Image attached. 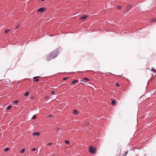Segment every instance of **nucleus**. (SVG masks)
I'll return each mask as SVG.
<instances>
[{"instance_id": "1", "label": "nucleus", "mask_w": 156, "mask_h": 156, "mask_svg": "<svg viewBox=\"0 0 156 156\" xmlns=\"http://www.w3.org/2000/svg\"><path fill=\"white\" fill-rule=\"evenodd\" d=\"M58 55V52L53 51L49 53L46 57L47 61H49L50 60L56 57Z\"/></svg>"}, {"instance_id": "2", "label": "nucleus", "mask_w": 156, "mask_h": 156, "mask_svg": "<svg viewBox=\"0 0 156 156\" xmlns=\"http://www.w3.org/2000/svg\"><path fill=\"white\" fill-rule=\"evenodd\" d=\"M89 151L90 153L93 154H94L96 151V148L92 146H90L89 147Z\"/></svg>"}, {"instance_id": "3", "label": "nucleus", "mask_w": 156, "mask_h": 156, "mask_svg": "<svg viewBox=\"0 0 156 156\" xmlns=\"http://www.w3.org/2000/svg\"><path fill=\"white\" fill-rule=\"evenodd\" d=\"M40 135V133L39 132H34L33 133V136H39Z\"/></svg>"}, {"instance_id": "4", "label": "nucleus", "mask_w": 156, "mask_h": 156, "mask_svg": "<svg viewBox=\"0 0 156 156\" xmlns=\"http://www.w3.org/2000/svg\"><path fill=\"white\" fill-rule=\"evenodd\" d=\"M88 16L87 15H82L80 18V19L81 20H83L86 19Z\"/></svg>"}, {"instance_id": "5", "label": "nucleus", "mask_w": 156, "mask_h": 156, "mask_svg": "<svg viewBox=\"0 0 156 156\" xmlns=\"http://www.w3.org/2000/svg\"><path fill=\"white\" fill-rule=\"evenodd\" d=\"M132 8V6L130 5H128L126 8V10L127 11H128L130 10Z\"/></svg>"}, {"instance_id": "6", "label": "nucleus", "mask_w": 156, "mask_h": 156, "mask_svg": "<svg viewBox=\"0 0 156 156\" xmlns=\"http://www.w3.org/2000/svg\"><path fill=\"white\" fill-rule=\"evenodd\" d=\"M44 10V9L43 8H41L38 9L37 11L38 12H42Z\"/></svg>"}, {"instance_id": "7", "label": "nucleus", "mask_w": 156, "mask_h": 156, "mask_svg": "<svg viewBox=\"0 0 156 156\" xmlns=\"http://www.w3.org/2000/svg\"><path fill=\"white\" fill-rule=\"evenodd\" d=\"M39 77V76L34 77H33V79H34V81L35 82H37L38 81V79H37L38 77Z\"/></svg>"}, {"instance_id": "8", "label": "nucleus", "mask_w": 156, "mask_h": 156, "mask_svg": "<svg viewBox=\"0 0 156 156\" xmlns=\"http://www.w3.org/2000/svg\"><path fill=\"white\" fill-rule=\"evenodd\" d=\"M78 82V80H75L74 81H73L72 82V83L73 84H76Z\"/></svg>"}, {"instance_id": "9", "label": "nucleus", "mask_w": 156, "mask_h": 156, "mask_svg": "<svg viewBox=\"0 0 156 156\" xmlns=\"http://www.w3.org/2000/svg\"><path fill=\"white\" fill-rule=\"evenodd\" d=\"M112 104L113 105H116L115 101V100H112L111 101Z\"/></svg>"}, {"instance_id": "10", "label": "nucleus", "mask_w": 156, "mask_h": 156, "mask_svg": "<svg viewBox=\"0 0 156 156\" xmlns=\"http://www.w3.org/2000/svg\"><path fill=\"white\" fill-rule=\"evenodd\" d=\"M73 113L74 114L76 115L78 113L77 111L76 110H74L73 111Z\"/></svg>"}, {"instance_id": "11", "label": "nucleus", "mask_w": 156, "mask_h": 156, "mask_svg": "<svg viewBox=\"0 0 156 156\" xmlns=\"http://www.w3.org/2000/svg\"><path fill=\"white\" fill-rule=\"evenodd\" d=\"M29 92H26L24 94V95L25 96H28L29 94Z\"/></svg>"}, {"instance_id": "12", "label": "nucleus", "mask_w": 156, "mask_h": 156, "mask_svg": "<svg viewBox=\"0 0 156 156\" xmlns=\"http://www.w3.org/2000/svg\"><path fill=\"white\" fill-rule=\"evenodd\" d=\"M151 71H154V73H156V70L153 67L152 68Z\"/></svg>"}, {"instance_id": "13", "label": "nucleus", "mask_w": 156, "mask_h": 156, "mask_svg": "<svg viewBox=\"0 0 156 156\" xmlns=\"http://www.w3.org/2000/svg\"><path fill=\"white\" fill-rule=\"evenodd\" d=\"M25 149L24 148H23L21 150V153H23L25 152Z\"/></svg>"}, {"instance_id": "14", "label": "nucleus", "mask_w": 156, "mask_h": 156, "mask_svg": "<svg viewBox=\"0 0 156 156\" xmlns=\"http://www.w3.org/2000/svg\"><path fill=\"white\" fill-rule=\"evenodd\" d=\"M10 31L8 29L5 30V34H7Z\"/></svg>"}, {"instance_id": "15", "label": "nucleus", "mask_w": 156, "mask_h": 156, "mask_svg": "<svg viewBox=\"0 0 156 156\" xmlns=\"http://www.w3.org/2000/svg\"><path fill=\"white\" fill-rule=\"evenodd\" d=\"M65 143L67 144H69L70 143L69 141L68 140H66Z\"/></svg>"}, {"instance_id": "16", "label": "nucleus", "mask_w": 156, "mask_h": 156, "mask_svg": "<svg viewBox=\"0 0 156 156\" xmlns=\"http://www.w3.org/2000/svg\"><path fill=\"white\" fill-rule=\"evenodd\" d=\"M83 80L87 81H89V79L87 78H84Z\"/></svg>"}, {"instance_id": "17", "label": "nucleus", "mask_w": 156, "mask_h": 156, "mask_svg": "<svg viewBox=\"0 0 156 156\" xmlns=\"http://www.w3.org/2000/svg\"><path fill=\"white\" fill-rule=\"evenodd\" d=\"M11 106L10 105H9L7 107V110H9L11 109Z\"/></svg>"}, {"instance_id": "18", "label": "nucleus", "mask_w": 156, "mask_h": 156, "mask_svg": "<svg viewBox=\"0 0 156 156\" xmlns=\"http://www.w3.org/2000/svg\"><path fill=\"white\" fill-rule=\"evenodd\" d=\"M9 149L8 147H6L4 149V150L5 151H8L9 150Z\"/></svg>"}, {"instance_id": "19", "label": "nucleus", "mask_w": 156, "mask_h": 156, "mask_svg": "<svg viewBox=\"0 0 156 156\" xmlns=\"http://www.w3.org/2000/svg\"><path fill=\"white\" fill-rule=\"evenodd\" d=\"M36 116L35 115H33V116L32 117V119H35L36 118Z\"/></svg>"}, {"instance_id": "20", "label": "nucleus", "mask_w": 156, "mask_h": 156, "mask_svg": "<svg viewBox=\"0 0 156 156\" xmlns=\"http://www.w3.org/2000/svg\"><path fill=\"white\" fill-rule=\"evenodd\" d=\"M53 117V115H48V117L49 118H52Z\"/></svg>"}, {"instance_id": "21", "label": "nucleus", "mask_w": 156, "mask_h": 156, "mask_svg": "<svg viewBox=\"0 0 156 156\" xmlns=\"http://www.w3.org/2000/svg\"><path fill=\"white\" fill-rule=\"evenodd\" d=\"M121 6L120 5L117 6V8L118 9H121Z\"/></svg>"}, {"instance_id": "22", "label": "nucleus", "mask_w": 156, "mask_h": 156, "mask_svg": "<svg viewBox=\"0 0 156 156\" xmlns=\"http://www.w3.org/2000/svg\"><path fill=\"white\" fill-rule=\"evenodd\" d=\"M128 153V151H126V152L125 153V155H124V154H123L122 156H126L127 155V154Z\"/></svg>"}, {"instance_id": "23", "label": "nucleus", "mask_w": 156, "mask_h": 156, "mask_svg": "<svg viewBox=\"0 0 156 156\" xmlns=\"http://www.w3.org/2000/svg\"><path fill=\"white\" fill-rule=\"evenodd\" d=\"M52 144L51 143H48L46 144V145H51Z\"/></svg>"}, {"instance_id": "24", "label": "nucleus", "mask_w": 156, "mask_h": 156, "mask_svg": "<svg viewBox=\"0 0 156 156\" xmlns=\"http://www.w3.org/2000/svg\"><path fill=\"white\" fill-rule=\"evenodd\" d=\"M31 150L33 151H34L36 150V148H33Z\"/></svg>"}, {"instance_id": "25", "label": "nucleus", "mask_w": 156, "mask_h": 156, "mask_svg": "<svg viewBox=\"0 0 156 156\" xmlns=\"http://www.w3.org/2000/svg\"><path fill=\"white\" fill-rule=\"evenodd\" d=\"M153 21L156 22V19H153L152 20V22H153Z\"/></svg>"}, {"instance_id": "26", "label": "nucleus", "mask_w": 156, "mask_h": 156, "mask_svg": "<svg viewBox=\"0 0 156 156\" xmlns=\"http://www.w3.org/2000/svg\"><path fill=\"white\" fill-rule=\"evenodd\" d=\"M20 27V25H19L17 26H16V28L15 29H17L18 28H19Z\"/></svg>"}, {"instance_id": "27", "label": "nucleus", "mask_w": 156, "mask_h": 156, "mask_svg": "<svg viewBox=\"0 0 156 156\" xmlns=\"http://www.w3.org/2000/svg\"><path fill=\"white\" fill-rule=\"evenodd\" d=\"M18 102V101H14V103H17Z\"/></svg>"}, {"instance_id": "28", "label": "nucleus", "mask_w": 156, "mask_h": 156, "mask_svg": "<svg viewBox=\"0 0 156 156\" xmlns=\"http://www.w3.org/2000/svg\"><path fill=\"white\" fill-rule=\"evenodd\" d=\"M115 85L118 87H119L120 86V85L118 83H116Z\"/></svg>"}, {"instance_id": "29", "label": "nucleus", "mask_w": 156, "mask_h": 156, "mask_svg": "<svg viewBox=\"0 0 156 156\" xmlns=\"http://www.w3.org/2000/svg\"><path fill=\"white\" fill-rule=\"evenodd\" d=\"M68 79V77H66V78H64L63 79V80H67V79Z\"/></svg>"}, {"instance_id": "30", "label": "nucleus", "mask_w": 156, "mask_h": 156, "mask_svg": "<svg viewBox=\"0 0 156 156\" xmlns=\"http://www.w3.org/2000/svg\"><path fill=\"white\" fill-rule=\"evenodd\" d=\"M55 93V91H51V93L52 94H53Z\"/></svg>"}, {"instance_id": "31", "label": "nucleus", "mask_w": 156, "mask_h": 156, "mask_svg": "<svg viewBox=\"0 0 156 156\" xmlns=\"http://www.w3.org/2000/svg\"><path fill=\"white\" fill-rule=\"evenodd\" d=\"M59 128H58V129H57V130H59Z\"/></svg>"}, {"instance_id": "32", "label": "nucleus", "mask_w": 156, "mask_h": 156, "mask_svg": "<svg viewBox=\"0 0 156 156\" xmlns=\"http://www.w3.org/2000/svg\"><path fill=\"white\" fill-rule=\"evenodd\" d=\"M83 82H84V83H85V81H83Z\"/></svg>"}]
</instances>
